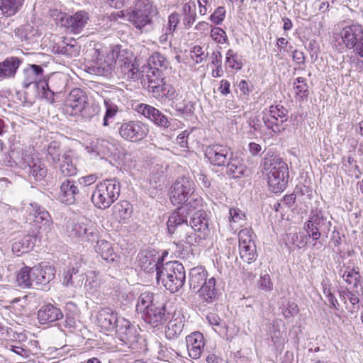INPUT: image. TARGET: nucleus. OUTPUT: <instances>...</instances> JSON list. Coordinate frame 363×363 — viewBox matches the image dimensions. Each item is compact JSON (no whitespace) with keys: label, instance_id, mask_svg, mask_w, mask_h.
Here are the masks:
<instances>
[{"label":"nucleus","instance_id":"obj_1","mask_svg":"<svg viewBox=\"0 0 363 363\" xmlns=\"http://www.w3.org/2000/svg\"><path fill=\"white\" fill-rule=\"evenodd\" d=\"M208 272L203 267L192 268L189 274L190 289H198L199 298L203 303H212L218 298L216 279L212 277L207 279Z\"/></svg>","mask_w":363,"mask_h":363},{"label":"nucleus","instance_id":"obj_2","mask_svg":"<svg viewBox=\"0 0 363 363\" xmlns=\"http://www.w3.org/2000/svg\"><path fill=\"white\" fill-rule=\"evenodd\" d=\"M264 169L267 172V183L274 193L282 192L286 187L289 178L287 164L279 157L264 159Z\"/></svg>","mask_w":363,"mask_h":363},{"label":"nucleus","instance_id":"obj_3","mask_svg":"<svg viewBox=\"0 0 363 363\" xmlns=\"http://www.w3.org/2000/svg\"><path fill=\"white\" fill-rule=\"evenodd\" d=\"M186 280L184 267L178 261L168 262L162 264L160 269L157 272V281L172 293L178 291Z\"/></svg>","mask_w":363,"mask_h":363},{"label":"nucleus","instance_id":"obj_4","mask_svg":"<svg viewBox=\"0 0 363 363\" xmlns=\"http://www.w3.org/2000/svg\"><path fill=\"white\" fill-rule=\"evenodd\" d=\"M120 192V182L116 179H106L97 184L91 201L96 208L106 209L118 199Z\"/></svg>","mask_w":363,"mask_h":363},{"label":"nucleus","instance_id":"obj_5","mask_svg":"<svg viewBox=\"0 0 363 363\" xmlns=\"http://www.w3.org/2000/svg\"><path fill=\"white\" fill-rule=\"evenodd\" d=\"M331 225V221L324 212L315 208L311 211L309 218L304 223L303 228L308 233L309 238L315 241L313 246H316L318 245L317 241L321 235H325L326 237L328 236Z\"/></svg>","mask_w":363,"mask_h":363},{"label":"nucleus","instance_id":"obj_6","mask_svg":"<svg viewBox=\"0 0 363 363\" xmlns=\"http://www.w3.org/2000/svg\"><path fill=\"white\" fill-rule=\"evenodd\" d=\"M65 110L72 116L81 113L86 118H90L94 113L86 94L79 88L71 90L65 101Z\"/></svg>","mask_w":363,"mask_h":363},{"label":"nucleus","instance_id":"obj_7","mask_svg":"<svg viewBox=\"0 0 363 363\" xmlns=\"http://www.w3.org/2000/svg\"><path fill=\"white\" fill-rule=\"evenodd\" d=\"M340 38L345 47L353 49L354 52L363 58V26L352 22L342 27Z\"/></svg>","mask_w":363,"mask_h":363},{"label":"nucleus","instance_id":"obj_8","mask_svg":"<svg viewBox=\"0 0 363 363\" xmlns=\"http://www.w3.org/2000/svg\"><path fill=\"white\" fill-rule=\"evenodd\" d=\"M196 191V184L189 177H178L169 190V199L173 205H182Z\"/></svg>","mask_w":363,"mask_h":363},{"label":"nucleus","instance_id":"obj_9","mask_svg":"<svg viewBox=\"0 0 363 363\" xmlns=\"http://www.w3.org/2000/svg\"><path fill=\"white\" fill-rule=\"evenodd\" d=\"M6 165L14 167L18 165L21 169L28 172L36 181L43 180L47 175V168L45 164L38 158H34L27 152H22L21 160L18 162L16 161H8Z\"/></svg>","mask_w":363,"mask_h":363},{"label":"nucleus","instance_id":"obj_10","mask_svg":"<svg viewBox=\"0 0 363 363\" xmlns=\"http://www.w3.org/2000/svg\"><path fill=\"white\" fill-rule=\"evenodd\" d=\"M262 121L267 129L275 134L285 130L284 123L288 120V111L281 105L271 106L263 111Z\"/></svg>","mask_w":363,"mask_h":363},{"label":"nucleus","instance_id":"obj_11","mask_svg":"<svg viewBox=\"0 0 363 363\" xmlns=\"http://www.w3.org/2000/svg\"><path fill=\"white\" fill-rule=\"evenodd\" d=\"M239 254L240 258L250 264L257 257V248L250 228H244L238 233Z\"/></svg>","mask_w":363,"mask_h":363},{"label":"nucleus","instance_id":"obj_12","mask_svg":"<svg viewBox=\"0 0 363 363\" xmlns=\"http://www.w3.org/2000/svg\"><path fill=\"white\" fill-rule=\"evenodd\" d=\"M118 131L124 140L135 143L143 140L147 135L149 128L147 125L140 121H130L123 123Z\"/></svg>","mask_w":363,"mask_h":363},{"label":"nucleus","instance_id":"obj_13","mask_svg":"<svg viewBox=\"0 0 363 363\" xmlns=\"http://www.w3.org/2000/svg\"><path fill=\"white\" fill-rule=\"evenodd\" d=\"M66 86V79L61 73H53L49 77H45L41 84L42 96L50 103L54 102V96L60 94Z\"/></svg>","mask_w":363,"mask_h":363},{"label":"nucleus","instance_id":"obj_14","mask_svg":"<svg viewBox=\"0 0 363 363\" xmlns=\"http://www.w3.org/2000/svg\"><path fill=\"white\" fill-rule=\"evenodd\" d=\"M147 1L143 9H136L128 13V20L138 30H143L145 26L150 24L152 15L157 13V8L149 0Z\"/></svg>","mask_w":363,"mask_h":363},{"label":"nucleus","instance_id":"obj_15","mask_svg":"<svg viewBox=\"0 0 363 363\" xmlns=\"http://www.w3.org/2000/svg\"><path fill=\"white\" fill-rule=\"evenodd\" d=\"M141 317L147 323L155 328L169 320L172 318V312L167 309V304L160 301L141 314Z\"/></svg>","mask_w":363,"mask_h":363},{"label":"nucleus","instance_id":"obj_16","mask_svg":"<svg viewBox=\"0 0 363 363\" xmlns=\"http://www.w3.org/2000/svg\"><path fill=\"white\" fill-rule=\"evenodd\" d=\"M233 153L230 147L220 144L208 145L205 150V156L209 162L218 167L225 166Z\"/></svg>","mask_w":363,"mask_h":363},{"label":"nucleus","instance_id":"obj_17","mask_svg":"<svg viewBox=\"0 0 363 363\" xmlns=\"http://www.w3.org/2000/svg\"><path fill=\"white\" fill-rule=\"evenodd\" d=\"M118 65L121 73L127 79H138L139 78V69L133 62V55L126 50H117L116 65Z\"/></svg>","mask_w":363,"mask_h":363},{"label":"nucleus","instance_id":"obj_18","mask_svg":"<svg viewBox=\"0 0 363 363\" xmlns=\"http://www.w3.org/2000/svg\"><path fill=\"white\" fill-rule=\"evenodd\" d=\"M136 110L160 128L167 129L171 125L170 120L162 111L150 105L140 104L137 106Z\"/></svg>","mask_w":363,"mask_h":363},{"label":"nucleus","instance_id":"obj_19","mask_svg":"<svg viewBox=\"0 0 363 363\" xmlns=\"http://www.w3.org/2000/svg\"><path fill=\"white\" fill-rule=\"evenodd\" d=\"M115 330L118 337L125 344L133 347L138 343L139 337L138 329L127 319L121 318Z\"/></svg>","mask_w":363,"mask_h":363},{"label":"nucleus","instance_id":"obj_20","mask_svg":"<svg viewBox=\"0 0 363 363\" xmlns=\"http://www.w3.org/2000/svg\"><path fill=\"white\" fill-rule=\"evenodd\" d=\"M44 69L41 65L29 64L23 70L22 84L25 89H28L31 84H35L41 88L45 79Z\"/></svg>","mask_w":363,"mask_h":363},{"label":"nucleus","instance_id":"obj_21","mask_svg":"<svg viewBox=\"0 0 363 363\" xmlns=\"http://www.w3.org/2000/svg\"><path fill=\"white\" fill-rule=\"evenodd\" d=\"M80 194L78 184L75 180L66 179L60 184L58 198L62 203L74 204Z\"/></svg>","mask_w":363,"mask_h":363},{"label":"nucleus","instance_id":"obj_22","mask_svg":"<svg viewBox=\"0 0 363 363\" xmlns=\"http://www.w3.org/2000/svg\"><path fill=\"white\" fill-rule=\"evenodd\" d=\"M67 231L71 238H81L90 240L95 235V229L92 225L86 223L84 221H68L67 223Z\"/></svg>","mask_w":363,"mask_h":363},{"label":"nucleus","instance_id":"obj_23","mask_svg":"<svg viewBox=\"0 0 363 363\" xmlns=\"http://www.w3.org/2000/svg\"><path fill=\"white\" fill-rule=\"evenodd\" d=\"M117 50L109 52L106 56L99 58L92 66L93 72L97 75L108 77L116 66Z\"/></svg>","mask_w":363,"mask_h":363},{"label":"nucleus","instance_id":"obj_24","mask_svg":"<svg viewBox=\"0 0 363 363\" xmlns=\"http://www.w3.org/2000/svg\"><path fill=\"white\" fill-rule=\"evenodd\" d=\"M96 252L108 264L116 267L121 262V257L114 251L111 243L105 240H98L95 246Z\"/></svg>","mask_w":363,"mask_h":363},{"label":"nucleus","instance_id":"obj_25","mask_svg":"<svg viewBox=\"0 0 363 363\" xmlns=\"http://www.w3.org/2000/svg\"><path fill=\"white\" fill-rule=\"evenodd\" d=\"M186 347L189 355L192 359H199L205 346V339L200 332H194L186 337Z\"/></svg>","mask_w":363,"mask_h":363},{"label":"nucleus","instance_id":"obj_26","mask_svg":"<svg viewBox=\"0 0 363 363\" xmlns=\"http://www.w3.org/2000/svg\"><path fill=\"white\" fill-rule=\"evenodd\" d=\"M88 19V13L86 11H80L72 16L66 14L62 26L67 28L70 32L78 34L82 31Z\"/></svg>","mask_w":363,"mask_h":363},{"label":"nucleus","instance_id":"obj_27","mask_svg":"<svg viewBox=\"0 0 363 363\" xmlns=\"http://www.w3.org/2000/svg\"><path fill=\"white\" fill-rule=\"evenodd\" d=\"M121 318L118 317L117 313L109 308H101L97 315L99 326L106 330H116Z\"/></svg>","mask_w":363,"mask_h":363},{"label":"nucleus","instance_id":"obj_28","mask_svg":"<svg viewBox=\"0 0 363 363\" xmlns=\"http://www.w3.org/2000/svg\"><path fill=\"white\" fill-rule=\"evenodd\" d=\"M52 52L67 58L76 57L79 55L80 46L74 39H66L52 46Z\"/></svg>","mask_w":363,"mask_h":363},{"label":"nucleus","instance_id":"obj_29","mask_svg":"<svg viewBox=\"0 0 363 363\" xmlns=\"http://www.w3.org/2000/svg\"><path fill=\"white\" fill-rule=\"evenodd\" d=\"M33 275L37 281V289L42 288L54 279L55 269L49 265H35L33 267Z\"/></svg>","mask_w":363,"mask_h":363},{"label":"nucleus","instance_id":"obj_30","mask_svg":"<svg viewBox=\"0 0 363 363\" xmlns=\"http://www.w3.org/2000/svg\"><path fill=\"white\" fill-rule=\"evenodd\" d=\"M225 166L226 167V174L233 179L240 178L246 170L243 159L234 153L229 157V160Z\"/></svg>","mask_w":363,"mask_h":363},{"label":"nucleus","instance_id":"obj_31","mask_svg":"<svg viewBox=\"0 0 363 363\" xmlns=\"http://www.w3.org/2000/svg\"><path fill=\"white\" fill-rule=\"evenodd\" d=\"M62 317L60 309L50 303L43 306L38 312V319L41 324L54 322Z\"/></svg>","mask_w":363,"mask_h":363},{"label":"nucleus","instance_id":"obj_32","mask_svg":"<svg viewBox=\"0 0 363 363\" xmlns=\"http://www.w3.org/2000/svg\"><path fill=\"white\" fill-rule=\"evenodd\" d=\"M160 260V256L152 255L151 252L142 253L139 257V265L145 272L152 273L155 271L157 273L162 264Z\"/></svg>","mask_w":363,"mask_h":363},{"label":"nucleus","instance_id":"obj_33","mask_svg":"<svg viewBox=\"0 0 363 363\" xmlns=\"http://www.w3.org/2000/svg\"><path fill=\"white\" fill-rule=\"evenodd\" d=\"M160 301V295L154 294L150 291L143 292L140 294L138 297L136 311L138 313L143 314L152 308L155 304L159 303Z\"/></svg>","mask_w":363,"mask_h":363},{"label":"nucleus","instance_id":"obj_34","mask_svg":"<svg viewBox=\"0 0 363 363\" xmlns=\"http://www.w3.org/2000/svg\"><path fill=\"white\" fill-rule=\"evenodd\" d=\"M21 62L17 57H7L0 62V80L13 77Z\"/></svg>","mask_w":363,"mask_h":363},{"label":"nucleus","instance_id":"obj_35","mask_svg":"<svg viewBox=\"0 0 363 363\" xmlns=\"http://www.w3.org/2000/svg\"><path fill=\"white\" fill-rule=\"evenodd\" d=\"M146 77L148 82L147 88L152 94L157 93L160 86L165 82L163 72L158 68H148Z\"/></svg>","mask_w":363,"mask_h":363},{"label":"nucleus","instance_id":"obj_36","mask_svg":"<svg viewBox=\"0 0 363 363\" xmlns=\"http://www.w3.org/2000/svg\"><path fill=\"white\" fill-rule=\"evenodd\" d=\"M185 208L179 207L172 213L167 222L169 233L173 234L177 227L186 224L187 225V214Z\"/></svg>","mask_w":363,"mask_h":363},{"label":"nucleus","instance_id":"obj_37","mask_svg":"<svg viewBox=\"0 0 363 363\" xmlns=\"http://www.w3.org/2000/svg\"><path fill=\"white\" fill-rule=\"evenodd\" d=\"M113 215L119 222L127 223L133 213V206L127 201H122L116 203L113 208Z\"/></svg>","mask_w":363,"mask_h":363},{"label":"nucleus","instance_id":"obj_38","mask_svg":"<svg viewBox=\"0 0 363 363\" xmlns=\"http://www.w3.org/2000/svg\"><path fill=\"white\" fill-rule=\"evenodd\" d=\"M60 162L59 170L64 177H69L77 174V168L73 162L71 151L65 152Z\"/></svg>","mask_w":363,"mask_h":363},{"label":"nucleus","instance_id":"obj_39","mask_svg":"<svg viewBox=\"0 0 363 363\" xmlns=\"http://www.w3.org/2000/svg\"><path fill=\"white\" fill-rule=\"evenodd\" d=\"M184 317L182 315H179L174 319L171 320L165 328L166 337L169 340L179 337L184 330Z\"/></svg>","mask_w":363,"mask_h":363},{"label":"nucleus","instance_id":"obj_40","mask_svg":"<svg viewBox=\"0 0 363 363\" xmlns=\"http://www.w3.org/2000/svg\"><path fill=\"white\" fill-rule=\"evenodd\" d=\"M84 280V273L78 267L68 269L64 274L63 284L66 286L81 287Z\"/></svg>","mask_w":363,"mask_h":363},{"label":"nucleus","instance_id":"obj_41","mask_svg":"<svg viewBox=\"0 0 363 363\" xmlns=\"http://www.w3.org/2000/svg\"><path fill=\"white\" fill-rule=\"evenodd\" d=\"M15 33L22 42L28 44L33 43L39 36L38 30L30 24L21 26L16 30Z\"/></svg>","mask_w":363,"mask_h":363},{"label":"nucleus","instance_id":"obj_42","mask_svg":"<svg viewBox=\"0 0 363 363\" xmlns=\"http://www.w3.org/2000/svg\"><path fill=\"white\" fill-rule=\"evenodd\" d=\"M112 147L113 145L108 140L97 138L91 142L89 148L91 149V152L95 153L96 155L104 158L111 154Z\"/></svg>","mask_w":363,"mask_h":363},{"label":"nucleus","instance_id":"obj_43","mask_svg":"<svg viewBox=\"0 0 363 363\" xmlns=\"http://www.w3.org/2000/svg\"><path fill=\"white\" fill-rule=\"evenodd\" d=\"M35 241V235H27L23 239L13 243L12 251L17 255L28 252L34 246Z\"/></svg>","mask_w":363,"mask_h":363},{"label":"nucleus","instance_id":"obj_44","mask_svg":"<svg viewBox=\"0 0 363 363\" xmlns=\"http://www.w3.org/2000/svg\"><path fill=\"white\" fill-rule=\"evenodd\" d=\"M183 11V23L186 28H189L196 21V4L194 1L185 3L182 7Z\"/></svg>","mask_w":363,"mask_h":363},{"label":"nucleus","instance_id":"obj_45","mask_svg":"<svg viewBox=\"0 0 363 363\" xmlns=\"http://www.w3.org/2000/svg\"><path fill=\"white\" fill-rule=\"evenodd\" d=\"M23 1L24 0H1L0 9L4 15L12 16L21 9Z\"/></svg>","mask_w":363,"mask_h":363},{"label":"nucleus","instance_id":"obj_46","mask_svg":"<svg viewBox=\"0 0 363 363\" xmlns=\"http://www.w3.org/2000/svg\"><path fill=\"white\" fill-rule=\"evenodd\" d=\"M160 88L161 90H158L157 93L152 94L155 98L162 99L164 97L169 100L177 99L179 91L172 84H167L165 82Z\"/></svg>","mask_w":363,"mask_h":363},{"label":"nucleus","instance_id":"obj_47","mask_svg":"<svg viewBox=\"0 0 363 363\" xmlns=\"http://www.w3.org/2000/svg\"><path fill=\"white\" fill-rule=\"evenodd\" d=\"M229 214L230 226L232 229L236 227L234 224H238L240 227H243L246 225V215L240 208H230L229 210Z\"/></svg>","mask_w":363,"mask_h":363},{"label":"nucleus","instance_id":"obj_48","mask_svg":"<svg viewBox=\"0 0 363 363\" xmlns=\"http://www.w3.org/2000/svg\"><path fill=\"white\" fill-rule=\"evenodd\" d=\"M148 68H158L159 70L164 72L169 67V62L160 53L155 52L148 59Z\"/></svg>","mask_w":363,"mask_h":363},{"label":"nucleus","instance_id":"obj_49","mask_svg":"<svg viewBox=\"0 0 363 363\" xmlns=\"http://www.w3.org/2000/svg\"><path fill=\"white\" fill-rule=\"evenodd\" d=\"M60 144L57 141H52L48 146L46 160L49 162L57 163L61 160Z\"/></svg>","mask_w":363,"mask_h":363},{"label":"nucleus","instance_id":"obj_50","mask_svg":"<svg viewBox=\"0 0 363 363\" xmlns=\"http://www.w3.org/2000/svg\"><path fill=\"white\" fill-rule=\"evenodd\" d=\"M99 280L95 271H90L86 274V280L84 284V288L86 293L89 295L95 294L99 287Z\"/></svg>","mask_w":363,"mask_h":363},{"label":"nucleus","instance_id":"obj_51","mask_svg":"<svg viewBox=\"0 0 363 363\" xmlns=\"http://www.w3.org/2000/svg\"><path fill=\"white\" fill-rule=\"evenodd\" d=\"M225 64L231 69L240 70L243 64L241 60V56L232 49H229L226 52Z\"/></svg>","mask_w":363,"mask_h":363},{"label":"nucleus","instance_id":"obj_52","mask_svg":"<svg viewBox=\"0 0 363 363\" xmlns=\"http://www.w3.org/2000/svg\"><path fill=\"white\" fill-rule=\"evenodd\" d=\"M104 106L106 113L104 117L103 125L107 126L109 124V121L113 119L118 112V107L109 99H104Z\"/></svg>","mask_w":363,"mask_h":363},{"label":"nucleus","instance_id":"obj_53","mask_svg":"<svg viewBox=\"0 0 363 363\" xmlns=\"http://www.w3.org/2000/svg\"><path fill=\"white\" fill-rule=\"evenodd\" d=\"M190 223L191 227L195 230H200L201 228L208 227V220L206 219V213L204 211L198 210L193 215Z\"/></svg>","mask_w":363,"mask_h":363},{"label":"nucleus","instance_id":"obj_54","mask_svg":"<svg viewBox=\"0 0 363 363\" xmlns=\"http://www.w3.org/2000/svg\"><path fill=\"white\" fill-rule=\"evenodd\" d=\"M30 267L25 266L22 267L16 275V282L18 286L22 289L31 288V284L29 281Z\"/></svg>","mask_w":363,"mask_h":363},{"label":"nucleus","instance_id":"obj_55","mask_svg":"<svg viewBox=\"0 0 363 363\" xmlns=\"http://www.w3.org/2000/svg\"><path fill=\"white\" fill-rule=\"evenodd\" d=\"M293 85L296 96L301 98L308 96L309 94L308 86L305 78L301 77H297L294 80Z\"/></svg>","mask_w":363,"mask_h":363},{"label":"nucleus","instance_id":"obj_56","mask_svg":"<svg viewBox=\"0 0 363 363\" xmlns=\"http://www.w3.org/2000/svg\"><path fill=\"white\" fill-rule=\"evenodd\" d=\"M174 107L180 115L185 116H191L194 111V103L185 99L182 102L176 103Z\"/></svg>","mask_w":363,"mask_h":363},{"label":"nucleus","instance_id":"obj_57","mask_svg":"<svg viewBox=\"0 0 363 363\" xmlns=\"http://www.w3.org/2000/svg\"><path fill=\"white\" fill-rule=\"evenodd\" d=\"M180 21V16L177 12L172 13L168 16L167 24L164 25L162 28L163 31L166 32V33L170 34L173 36L174 32L176 30V28Z\"/></svg>","mask_w":363,"mask_h":363},{"label":"nucleus","instance_id":"obj_58","mask_svg":"<svg viewBox=\"0 0 363 363\" xmlns=\"http://www.w3.org/2000/svg\"><path fill=\"white\" fill-rule=\"evenodd\" d=\"M184 206H182V208H186V211L190 210H196L203 206V199L201 196H199L196 191L193 193V194L189 197V200L187 202L184 203Z\"/></svg>","mask_w":363,"mask_h":363},{"label":"nucleus","instance_id":"obj_59","mask_svg":"<svg viewBox=\"0 0 363 363\" xmlns=\"http://www.w3.org/2000/svg\"><path fill=\"white\" fill-rule=\"evenodd\" d=\"M289 236L291 237L293 245L299 249L304 247L308 243V239L310 238L308 233H305L304 232L290 234Z\"/></svg>","mask_w":363,"mask_h":363},{"label":"nucleus","instance_id":"obj_60","mask_svg":"<svg viewBox=\"0 0 363 363\" xmlns=\"http://www.w3.org/2000/svg\"><path fill=\"white\" fill-rule=\"evenodd\" d=\"M210 36L212 40L218 44H223L228 41V36L225 31L219 27L211 28Z\"/></svg>","mask_w":363,"mask_h":363},{"label":"nucleus","instance_id":"obj_61","mask_svg":"<svg viewBox=\"0 0 363 363\" xmlns=\"http://www.w3.org/2000/svg\"><path fill=\"white\" fill-rule=\"evenodd\" d=\"M225 17V9L223 6L218 7L210 16V21L216 25H220Z\"/></svg>","mask_w":363,"mask_h":363},{"label":"nucleus","instance_id":"obj_62","mask_svg":"<svg viewBox=\"0 0 363 363\" xmlns=\"http://www.w3.org/2000/svg\"><path fill=\"white\" fill-rule=\"evenodd\" d=\"M258 287L266 291H269L273 289V284L269 274L262 275L257 282Z\"/></svg>","mask_w":363,"mask_h":363},{"label":"nucleus","instance_id":"obj_63","mask_svg":"<svg viewBox=\"0 0 363 363\" xmlns=\"http://www.w3.org/2000/svg\"><path fill=\"white\" fill-rule=\"evenodd\" d=\"M38 211V216H35V218H32L33 221L36 223L45 222V225L50 224V216L49 213L43 208H37Z\"/></svg>","mask_w":363,"mask_h":363},{"label":"nucleus","instance_id":"obj_64","mask_svg":"<svg viewBox=\"0 0 363 363\" xmlns=\"http://www.w3.org/2000/svg\"><path fill=\"white\" fill-rule=\"evenodd\" d=\"M298 305L294 302H288L286 308L283 311L285 318H291L298 313Z\"/></svg>","mask_w":363,"mask_h":363}]
</instances>
